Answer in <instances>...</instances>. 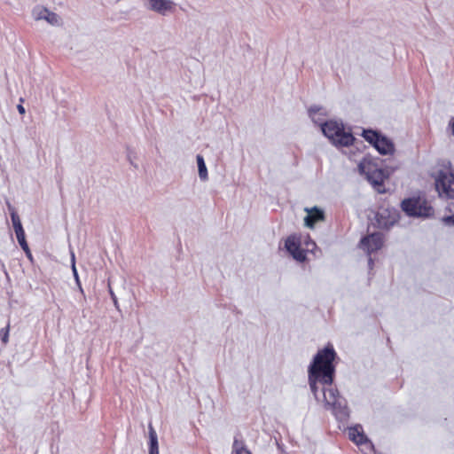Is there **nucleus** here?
<instances>
[{
    "label": "nucleus",
    "mask_w": 454,
    "mask_h": 454,
    "mask_svg": "<svg viewBox=\"0 0 454 454\" xmlns=\"http://www.w3.org/2000/svg\"><path fill=\"white\" fill-rule=\"evenodd\" d=\"M45 20L51 25H58L59 17L56 13L49 12L48 15L45 16Z\"/></svg>",
    "instance_id": "aec40b11"
},
{
    "label": "nucleus",
    "mask_w": 454,
    "mask_h": 454,
    "mask_svg": "<svg viewBox=\"0 0 454 454\" xmlns=\"http://www.w3.org/2000/svg\"><path fill=\"white\" fill-rule=\"evenodd\" d=\"M450 126L451 128L452 135L454 136V119L450 121Z\"/></svg>",
    "instance_id": "bb28decb"
},
{
    "label": "nucleus",
    "mask_w": 454,
    "mask_h": 454,
    "mask_svg": "<svg viewBox=\"0 0 454 454\" xmlns=\"http://www.w3.org/2000/svg\"><path fill=\"white\" fill-rule=\"evenodd\" d=\"M358 168L360 173L365 176L366 179L378 192H385L384 181L387 176L385 171L379 168L377 163L371 158L364 157L358 164Z\"/></svg>",
    "instance_id": "20e7f679"
},
{
    "label": "nucleus",
    "mask_w": 454,
    "mask_h": 454,
    "mask_svg": "<svg viewBox=\"0 0 454 454\" xmlns=\"http://www.w3.org/2000/svg\"><path fill=\"white\" fill-rule=\"evenodd\" d=\"M197 163L199 168V176L200 179L207 180V169L204 161V159L201 155H197Z\"/></svg>",
    "instance_id": "4468645a"
},
{
    "label": "nucleus",
    "mask_w": 454,
    "mask_h": 454,
    "mask_svg": "<svg viewBox=\"0 0 454 454\" xmlns=\"http://www.w3.org/2000/svg\"><path fill=\"white\" fill-rule=\"evenodd\" d=\"M380 136L378 132L372 129L364 130L363 132L364 138L372 145L377 143Z\"/></svg>",
    "instance_id": "dca6fc26"
},
{
    "label": "nucleus",
    "mask_w": 454,
    "mask_h": 454,
    "mask_svg": "<svg viewBox=\"0 0 454 454\" xmlns=\"http://www.w3.org/2000/svg\"><path fill=\"white\" fill-rule=\"evenodd\" d=\"M442 222L446 225H454V215L443 217Z\"/></svg>",
    "instance_id": "5701e85b"
},
{
    "label": "nucleus",
    "mask_w": 454,
    "mask_h": 454,
    "mask_svg": "<svg viewBox=\"0 0 454 454\" xmlns=\"http://www.w3.org/2000/svg\"><path fill=\"white\" fill-rule=\"evenodd\" d=\"M149 454H159L157 434L152 425H149Z\"/></svg>",
    "instance_id": "ddd939ff"
},
{
    "label": "nucleus",
    "mask_w": 454,
    "mask_h": 454,
    "mask_svg": "<svg viewBox=\"0 0 454 454\" xmlns=\"http://www.w3.org/2000/svg\"><path fill=\"white\" fill-rule=\"evenodd\" d=\"M73 269H74V274L76 275V269H75L74 264L73 265Z\"/></svg>",
    "instance_id": "c756f323"
},
{
    "label": "nucleus",
    "mask_w": 454,
    "mask_h": 454,
    "mask_svg": "<svg viewBox=\"0 0 454 454\" xmlns=\"http://www.w3.org/2000/svg\"><path fill=\"white\" fill-rule=\"evenodd\" d=\"M402 210L411 217H429L434 215V208L426 198L417 196L404 199L401 203Z\"/></svg>",
    "instance_id": "39448f33"
},
{
    "label": "nucleus",
    "mask_w": 454,
    "mask_h": 454,
    "mask_svg": "<svg viewBox=\"0 0 454 454\" xmlns=\"http://www.w3.org/2000/svg\"><path fill=\"white\" fill-rule=\"evenodd\" d=\"M27 258H29L30 260H32V254H31V251H28L26 253Z\"/></svg>",
    "instance_id": "cd10ccee"
},
{
    "label": "nucleus",
    "mask_w": 454,
    "mask_h": 454,
    "mask_svg": "<svg viewBox=\"0 0 454 454\" xmlns=\"http://www.w3.org/2000/svg\"><path fill=\"white\" fill-rule=\"evenodd\" d=\"M369 262L372 264V258L369 259Z\"/></svg>",
    "instance_id": "7c9ffc66"
},
{
    "label": "nucleus",
    "mask_w": 454,
    "mask_h": 454,
    "mask_svg": "<svg viewBox=\"0 0 454 454\" xmlns=\"http://www.w3.org/2000/svg\"><path fill=\"white\" fill-rule=\"evenodd\" d=\"M20 103H22L24 100H23V98H20ZM17 109H18V111H19V113H20V114H24L26 113L25 108H24V106H22V104H19V105L17 106Z\"/></svg>",
    "instance_id": "b1692460"
},
{
    "label": "nucleus",
    "mask_w": 454,
    "mask_h": 454,
    "mask_svg": "<svg viewBox=\"0 0 454 454\" xmlns=\"http://www.w3.org/2000/svg\"><path fill=\"white\" fill-rule=\"evenodd\" d=\"M20 247H21V248L24 250V252H25V253H27V252H28V251H30V249H29V247H28V245H27V243H25V244H23V245H22V246H20Z\"/></svg>",
    "instance_id": "393cba45"
},
{
    "label": "nucleus",
    "mask_w": 454,
    "mask_h": 454,
    "mask_svg": "<svg viewBox=\"0 0 454 454\" xmlns=\"http://www.w3.org/2000/svg\"><path fill=\"white\" fill-rule=\"evenodd\" d=\"M150 4V9L161 14L165 15L167 12L172 11L175 4L170 0H148Z\"/></svg>",
    "instance_id": "9b49d317"
},
{
    "label": "nucleus",
    "mask_w": 454,
    "mask_h": 454,
    "mask_svg": "<svg viewBox=\"0 0 454 454\" xmlns=\"http://www.w3.org/2000/svg\"><path fill=\"white\" fill-rule=\"evenodd\" d=\"M233 452L235 454H252L251 451L245 446L242 441L234 440L232 445Z\"/></svg>",
    "instance_id": "2eb2a0df"
},
{
    "label": "nucleus",
    "mask_w": 454,
    "mask_h": 454,
    "mask_svg": "<svg viewBox=\"0 0 454 454\" xmlns=\"http://www.w3.org/2000/svg\"><path fill=\"white\" fill-rule=\"evenodd\" d=\"M11 218H12V225H13L15 232L24 231L21 222H20V219L13 208H12Z\"/></svg>",
    "instance_id": "f3484780"
},
{
    "label": "nucleus",
    "mask_w": 454,
    "mask_h": 454,
    "mask_svg": "<svg viewBox=\"0 0 454 454\" xmlns=\"http://www.w3.org/2000/svg\"><path fill=\"white\" fill-rule=\"evenodd\" d=\"M323 402L326 410L332 411L337 418L342 419L348 416L346 401L340 395L338 389L333 383L323 384Z\"/></svg>",
    "instance_id": "7ed1b4c3"
},
{
    "label": "nucleus",
    "mask_w": 454,
    "mask_h": 454,
    "mask_svg": "<svg viewBox=\"0 0 454 454\" xmlns=\"http://www.w3.org/2000/svg\"><path fill=\"white\" fill-rule=\"evenodd\" d=\"M305 211L307 215L304 218V223L307 227L314 228L317 223L325 221V212L317 207H306Z\"/></svg>",
    "instance_id": "9d476101"
},
{
    "label": "nucleus",
    "mask_w": 454,
    "mask_h": 454,
    "mask_svg": "<svg viewBox=\"0 0 454 454\" xmlns=\"http://www.w3.org/2000/svg\"><path fill=\"white\" fill-rule=\"evenodd\" d=\"M377 217H378V223H379L380 226H381L383 228H389L391 225L394 224V221H391L389 223L388 222L382 223L380 219V217H382L381 213H378Z\"/></svg>",
    "instance_id": "4be33fe9"
},
{
    "label": "nucleus",
    "mask_w": 454,
    "mask_h": 454,
    "mask_svg": "<svg viewBox=\"0 0 454 454\" xmlns=\"http://www.w3.org/2000/svg\"><path fill=\"white\" fill-rule=\"evenodd\" d=\"M348 433L349 440L356 443L364 454L374 453L373 445L364 434L361 426L349 427Z\"/></svg>",
    "instance_id": "6e6552de"
},
{
    "label": "nucleus",
    "mask_w": 454,
    "mask_h": 454,
    "mask_svg": "<svg viewBox=\"0 0 454 454\" xmlns=\"http://www.w3.org/2000/svg\"><path fill=\"white\" fill-rule=\"evenodd\" d=\"M49 10L46 8H38L36 11L34 12L35 19L36 20H45V16L48 15Z\"/></svg>",
    "instance_id": "6ab92c4d"
},
{
    "label": "nucleus",
    "mask_w": 454,
    "mask_h": 454,
    "mask_svg": "<svg viewBox=\"0 0 454 454\" xmlns=\"http://www.w3.org/2000/svg\"><path fill=\"white\" fill-rule=\"evenodd\" d=\"M20 247H21V248L24 250V252H25V253H27V252H28V251H30V249H29V247H28V245H27V243H25V244H23V245H22V246H20Z\"/></svg>",
    "instance_id": "a878e982"
},
{
    "label": "nucleus",
    "mask_w": 454,
    "mask_h": 454,
    "mask_svg": "<svg viewBox=\"0 0 454 454\" xmlns=\"http://www.w3.org/2000/svg\"><path fill=\"white\" fill-rule=\"evenodd\" d=\"M373 146L382 155L392 154L395 151V146L391 140L383 136L380 137Z\"/></svg>",
    "instance_id": "f8f14e48"
},
{
    "label": "nucleus",
    "mask_w": 454,
    "mask_h": 454,
    "mask_svg": "<svg viewBox=\"0 0 454 454\" xmlns=\"http://www.w3.org/2000/svg\"><path fill=\"white\" fill-rule=\"evenodd\" d=\"M435 188L442 198L454 199V171L450 163L443 166L435 177Z\"/></svg>",
    "instance_id": "0eeeda50"
},
{
    "label": "nucleus",
    "mask_w": 454,
    "mask_h": 454,
    "mask_svg": "<svg viewBox=\"0 0 454 454\" xmlns=\"http://www.w3.org/2000/svg\"><path fill=\"white\" fill-rule=\"evenodd\" d=\"M384 243V238L381 233L375 232L364 237L360 241V247L366 251L368 254L380 250Z\"/></svg>",
    "instance_id": "1a4fd4ad"
},
{
    "label": "nucleus",
    "mask_w": 454,
    "mask_h": 454,
    "mask_svg": "<svg viewBox=\"0 0 454 454\" xmlns=\"http://www.w3.org/2000/svg\"><path fill=\"white\" fill-rule=\"evenodd\" d=\"M336 358L337 353L333 344L328 343L325 348L318 349L309 366V384L316 397L318 390L317 383L330 384L333 382Z\"/></svg>",
    "instance_id": "f257e3e1"
},
{
    "label": "nucleus",
    "mask_w": 454,
    "mask_h": 454,
    "mask_svg": "<svg viewBox=\"0 0 454 454\" xmlns=\"http://www.w3.org/2000/svg\"><path fill=\"white\" fill-rule=\"evenodd\" d=\"M321 107L311 106L309 109V114L315 122H318L321 126L322 132L327 137L334 145L341 146H348L353 144L355 137L350 132L344 129L343 124L336 121H328L319 122L321 119H317V114H321Z\"/></svg>",
    "instance_id": "f03ea898"
},
{
    "label": "nucleus",
    "mask_w": 454,
    "mask_h": 454,
    "mask_svg": "<svg viewBox=\"0 0 454 454\" xmlns=\"http://www.w3.org/2000/svg\"><path fill=\"white\" fill-rule=\"evenodd\" d=\"M15 234L20 246H22L23 244L27 243L24 231L15 232Z\"/></svg>",
    "instance_id": "412c9836"
},
{
    "label": "nucleus",
    "mask_w": 454,
    "mask_h": 454,
    "mask_svg": "<svg viewBox=\"0 0 454 454\" xmlns=\"http://www.w3.org/2000/svg\"><path fill=\"white\" fill-rule=\"evenodd\" d=\"M9 332H10V323L8 322L6 326L0 330V338L4 344H7L9 341Z\"/></svg>",
    "instance_id": "a211bd4d"
},
{
    "label": "nucleus",
    "mask_w": 454,
    "mask_h": 454,
    "mask_svg": "<svg viewBox=\"0 0 454 454\" xmlns=\"http://www.w3.org/2000/svg\"><path fill=\"white\" fill-rule=\"evenodd\" d=\"M316 243L309 237L302 242V238L297 235H291L286 240V248L292 256L298 262H304L307 259V252H312Z\"/></svg>",
    "instance_id": "423d86ee"
},
{
    "label": "nucleus",
    "mask_w": 454,
    "mask_h": 454,
    "mask_svg": "<svg viewBox=\"0 0 454 454\" xmlns=\"http://www.w3.org/2000/svg\"><path fill=\"white\" fill-rule=\"evenodd\" d=\"M27 258H29L30 260H32V254H31V251H28L26 253Z\"/></svg>",
    "instance_id": "c85d7f7f"
}]
</instances>
